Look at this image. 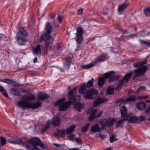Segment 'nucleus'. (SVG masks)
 Masks as SVG:
<instances>
[{"label": "nucleus", "mask_w": 150, "mask_h": 150, "mask_svg": "<svg viewBox=\"0 0 150 150\" xmlns=\"http://www.w3.org/2000/svg\"><path fill=\"white\" fill-rule=\"evenodd\" d=\"M137 107L140 110L144 109L146 107V104L143 102H139L136 104Z\"/></svg>", "instance_id": "obj_28"}, {"label": "nucleus", "mask_w": 150, "mask_h": 150, "mask_svg": "<svg viewBox=\"0 0 150 150\" xmlns=\"http://www.w3.org/2000/svg\"><path fill=\"white\" fill-rule=\"evenodd\" d=\"M0 92L6 97H8V95L3 87L0 85Z\"/></svg>", "instance_id": "obj_39"}, {"label": "nucleus", "mask_w": 150, "mask_h": 150, "mask_svg": "<svg viewBox=\"0 0 150 150\" xmlns=\"http://www.w3.org/2000/svg\"><path fill=\"white\" fill-rule=\"evenodd\" d=\"M84 106V104L81 103L80 102H78L74 105V108L75 110L80 111L83 108Z\"/></svg>", "instance_id": "obj_15"}, {"label": "nucleus", "mask_w": 150, "mask_h": 150, "mask_svg": "<svg viewBox=\"0 0 150 150\" xmlns=\"http://www.w3.org/2000/svg\"><path fill=\"white\" fill-rule=\"evenodd\" d=\"M93 81L94 79L93 78H92L87 82L86 86L88 88H89L93 86Z\"/></svg>", "instance_id": "obj_41"}, {"label": "nucleus", "mask_w": 150, "mask_h": 150, "mask_svg": "<svg viewBox=\"0 0 150 150\" xmlns=\"http://www.w3.org/2000/svg\"><path fill=\"white\" fill-rule=\"evenodd\" d=\"M35 98V96L32 94H31L29 95L26 96L23 98V100H33Z\"/></svg>", "instance_id": "obj_35"}, {"label": "nucleus", "mask_w": 150, "mask_h": 150, "mask_svg": "<svg viewBox=\"0 0 150 150\" xmlns=\"http://www.w3.org/2000/svg\"><path fill=\"white\" fill-rule=\"evenodd\" d=\"M18 31V32L19 33V34L20 33L21 35L23 37H27L28 35V33L23 27H20L19 28Z\"/></svg>", "instance_id": "obj_24"}, {"label": "nucleus", "mask_w": 150, "mask_h": 150, "mask_svg": "<svg viewBox=\"0 0 150 150\" xmlns=\"http://www.w3.org/2000/svg\"><path fill=\"white\" fill-rule=\"evenodd\" d=\"M103 120L104 123H105V126L108 127H111L113 125V122H116V120L114 118H109L107 120L104 119Z\"/></svg>", "instance_id": "obj_10"}, {"label": "nucleus", "mask_w": 150, "mask_h": 150, "mask_svg": "<svg viewBox=\"0 0 150 150\" xmlns=\"http://www.w3.org/2000/svg\"><path fill=\"white\" fill-rule=\"evenodd\" d=\"M98 94V91L97 90L91 89L87 92L84 96V98L87 99H91L96 97Z\"/></svg>", "instance_id": "obj_5"}, {"label": "nucleus", "mask_w": 150, "mask_h": 150, "mask_svg": "<svg viewBox=\"0 0 150 150\" xmlns=\"http://www.w3.org/2000/svg\"><path fill=\"white\" fill-rule=\"evenodd\" d=\"M52 124L54 126H58L60 124V119L59 117L58 116L55 117L51 122V124Z\"/></svg>", "instance_id": "obj_14"}, {"label": "nucleus", "mask_w": 150, "mask_h": 150, "mask_svg": "<svg viewBox=\"0 0 150 150\" xmlns=\"http://www.w3.org/2000/svg\"><path fill=\"white\" fill-rule=\"evenodd\" d=\"M95 64H94V62L88 65H83L82 67V68L83 69H87L91 68Z\"/></svg>", "instance_id": "obj_42"}, {"label": "nucleus", "mask_w": 150, "mask_h": 150, "mask_svg": "<svg viewBox=\"0 0 150 150\" xmlns=\"http://www.w3.org/2000/svg\"><path fill=\"white\" fill-rule=\"evenodd\" d=\"M54 134L55 136H60L62 137H64L65 136V131L64 129L57 130V132L54 133Z\"/></svg>", "instance_id": "obj_17"}, {"label": "nucleus", "mask_w": 150, "mask_h": 150, "mask_svg": "<svg viewBox=\"0 0 150 150\" xmlns=\"http://www.w3.org/2000/svg\"><path fill=\"white\" fill-rule=\"evenodd\" d=\"M71 62V58L69 57L68 58L66 61L65 63L64 64V66L65 67V69L61 68L60 70L62 72H63L64 71L65 69L68 70L69 68V66Z\"/></svg>", "instance_id": "obj_13"}, {"label": "nucleus", "mask_w": 150, "mask_h": 150, "mask_svg": "<svg viewBox=\"0 0 150 150\" xmlns=\"http://www.w3.org/2000/svg\"><path fill=\"white\" fill-rule=\"evenodd\" d=\"M124 81L122 79L118 82V84L117 85V88L118 89H121L122 87Z\"/></svg>", "instance_id": "obj_44"}, {"label": "nucleus", "mask_w": 150, "mask_h": 150, "mask_svg": "<svg viewBox=\"0 0 150 150\" xmlns=\"http://www.w3.org/2000/svg\"><path fill=\"white\" fill-rule=\"evenodd\" d=\"M44 39L45 40V47L47 50H50L53 42V38L51 36H48L46 33H43L40 39V42H42Z\"/></svg>", "instance_id": "obj_3"}, {"label": "nucleus", "mask_w": 150, "mask_h": 150, "mask_svg": "<svg viewBox=\"0 0 150 150\" xmlns=\"http://www.w3.org/2000/svg\"><path fill=\"white\" fill-rule=\"evenodd\" d=\"M120 77L119 75H112V76H110L109 79V82L110 83L115 81L116 80L118 79Z\"/></svg>", "instance_id": "obj_36"}, {"label": "nucleus", "mask_w": 150, "mask_h": 150, "mask_svg": "<svg viewBox=\"0 0 150 150\" xmlns=\"http://www.w3.org/2000/svg\"><path fill=\"white\" fill-rule=\"evenodd\" d=\"M105 99H102L101 98H97L93 103V106L96 107L101 103H103L105 101Z\"/></svg>", "instance_id": "obj_25"}, {"label": "nucleus", "mask_w": 150, "mask_h": 150, "mask_svg": "<svg viewBox=\"0 0 150 150\" xmlns=\"http://www.w3.org/2000/svg\"><path fill=\"white\" fill-rule=\"evenodd\" d=\"M100 128L97 124L94 125L91 128V131L93 132H99L100 131Z\"/></svg>", "instance_id": "obj_29"}, {"label": "nucleus", "mask_w": 150, "mask_h": 150, "mask_svg": "<svg viewBox=\"0 0 150 150\" xmlns=\"http://www.w3.org/2000/svg\"><path fill=\"white\" fill-rule=\"evenodd\" d=\"M139 41L140 43L142 45H147L150 46V42L146 41L139 40Z\"/></svg>", "instance_id": "obj_47"}, {"label": "nucleus", "mask_w": 150, "mask_h": 150, "mask_svg": "<svg viewBox=\"0 0 150 150\" xmlns=\"http://www.w3.org/2000/svg\"><path fill=\"white\" fill-rule=\"evenodd\" d=\"M145 87L144 86H140L136 92V94H138L142 90H144Z\"/></svg>", "instance_id": "obj_50"}, {"label": "nucleus", "mask_w": 150, "mask_h": 150, "mask_svg": "<svg viewBox=\"0 0 150 150\" xmlns=\"http://www.w3.org/2000/svg\"><path fill=\"white\" fill-rule=\"evenodd\" d=\"M126 120L128 123H135L138 121L139 118L137 116H132L130 117L129 119H127Z\"/></svg>", "instance_id": "obj_23"}, {"label": "nucleus", "mask_w": 150, "mask_h": 150, "mask_svg": "<svg viewBox=\"0 0 150 150\" xmlns=\"http://www.w3.org/2000/svg\"><path fill=\"white\" fill-rule=\"evenodd\" d=\"M62 17L60 15H58V20L60 23L62 22Z\"/></svg>", "instance_id": "obj_64"}, {"label": "nucleus", "mask_w": 150, "mask_h": 150, "mask_svg": "<svg viewBox=\"0 0 150 150\" xmlns=\"http://www.w3.org/2000/svg\"><path fill=\"white\" fill-rule=\"evenodd\" d=\"M83 33V31L82 28L79 27L77 28L76 40L79 44H81L83 41L82 35Z\"/></svg>", "instance_id": "obj_7"}, {"label": "nucleus", "mask_w": 150, "mask_h": 150, "mask_svg": "<svg viewBox=\"0 0 150 150\" xmlns=\"http://www.w3.org/2000/svg\"><path fill=\"white\" fill-rule=\"evenodd\" d=\"M75 136V135L71 134L67 138L71 140H73Z\"/></svg>", "instance_id": "obj_55"}, {"label": "nucleus", "mask_w": 150, "mask_h": 150, "mask_svg": "<svg viewBox=\"0 0 150 150\" xmlns=\"http://www.w3.org/2000/svg\"><path fill=\"white\" fill-rule=\"evenodd\" d=\"M135 100H136V99H133L131 97H129L126 99V101H132Z\"/></svg>", "instance_id": "obj_60"}, {"label": "nucleus", "mask_w": 150, "mask_h": 150, "mask_svg": "<svg viewBox=\"0 0 150 150\" xmlns=\"http://www.w3.org/2000/svg\"><path fill=\"white\" fill-rule=\"evenodd\" d=\"M50 98L48 94L45 93H40L38 96V98L40 100H43Z\"/></svg>", "instance_id": "obj_21"}, {"label": "nucleus", "mask_w": 150, "mask_h": 150, "mask_svg": "<svg viewBox=\"0 0 150 150\" xmlns=\"http://www.w3.org/2000/svg\"><path fill=\"white\" fill-rule=\"evenodd\" d=\"M55 16V13H52L50 15V18L51 19H53Z\"/></svg>", "instance_id": "obj_61"}, {"label": "nucleus", "mask_w": 150, "mask_h": 150, "mask_svg": "<svg viewBox=\"0 0 150 150\" xmlns=\"http://www.w3.org/2000/svg\"><path fill=\"white\" fill-rule=\"evenodd\" d=\"M115 74V73L114 71H111L105 73L103 75V77L105 78V79H107L109 77H110V76H112V75H114Z\"/></svg>", "instance_id": "obj_34"}, {"label": "nucleus", "mask_w": 150, "mask_h": 150, "mask_svg": "<svg viewBox=\"0 0 150 150\" xmlns=\"http://www.w3.org/2000/svg\"><path fill=\"white\" fill-rule=\"evenodd\" d=\"M29 143H31L35 146H39L45 150L47 149V147L45 146V144L41 142L38 137L32 138L30 140Z\"/></svg>", "instance_id": "obj_4"}, {"label": "nucleus", "mask_w": 150, "mask_h": 150, "mask_svg": "<svg viewBox=\"0 0 150 150\" xmlns=\"http://www.w3.org/2000/svg\"><path fill=\"white\" fill-rule=\"evenodd\" d=\"M45 126L41 129V133H43L45 132L50 127L51 124V121L50 120L47 121L45 123Z\"/></svg>", "instance_id": "obj_31"}, {"label": "nucleus", "mask_w": 150, "mask_h": 150, "mask_svg": "<svg viewBox=\"0 0 150 150\" xmlns=\"http://www.w3.org/2000/svg\"><path fill=\"white\" fill-rule=\"evenodd\" d=\"M0 140L1 142L0 146H2L5 145L6 143V139L4 137H0Z\"/></svg>", "instance_id": "obj_46"}, {"label": "nucleus", "mask_w": 150, "mask_h": 150, "mask_svg": "<svg viewBox=\"0 0 150 150\" xmlns=\"http://www.w3.org/2000/svg\"><path fill=\"white\" fill-rule=\"evenodd\" d=\"M98 85L100 87H102L105 83V78L103 77H100L98 78Z\"/></svg>", "instance_id": "obj_32"}, {"label": "nucleus", "mask_w": 150, "mask_h": 150, "mask_svg": "<svg viewBox=\"0 0 150 150\" xmlns=\"http://www.w3.org/2000/svg\"><path fill=\"white\" fill-rule=\"evenodd\" d=\"M45 29L47 33H46L48 36H51L50 33L52 30L53 29V27L51 25L50 23L49 22H47L46 23Z\"/></svg>", "instance_id": "obj_12"}, {"label": "nucleus", "mask_w": 150, "mask_h": 150, "mask_svg": "<svg viewBox=\"0 0 150 150\" xmlns=\"http://www.w3.org/2000/svg\"><path fill=\"white\" fill-rule=\"evenodd\" d=\"M17 41L19 45H24L27 42L26 39L19 36V33L17 32L16 33Z\"/></svg>", "instance_id": "obj_9"}, {"label": "nucleus", "mask_w": 150, "mask_h": 150, "mask_svg": "<svg viewBox=\"0 0 150 150\" xmlns=\"http://www.w3.org/2000/svg\"><path fill=\"white\" fill-rule=\"evenodd\" d=\"M11 79H4L1 81L2 82H5L9 84Z\"/></svg>", "instance_id": "obj_56"}, {"label": "nucleus", "mask_w": 150, "mask_h": 150, "mask_svg": "<svg viewBox=\"0 0 150 150\" xmlns=\"http://www.w3.org/2000/svg\"><path fill=\"white\" fill-rule=\"evenodd\" d=\"M43 48V47L42 45H38L35 47L33 49V53H35L37 54H40L41 53V50Z\"/></svg>", "instance_id": "obj_18"}, {"label": "nucleus", "mask_w": 150, "mask_h": 150, "mask_svg": "<svg viewBox=\"0 0 150 150\" xmlns=\"http://www.w3.org/2000/svg\"><path fill=\"white\" fill-rule=\"evenodd\" d=\"M139 122H140L145 120V117L144 116H141L138 117Z\"/></svg>", "instance_id": "obj_54"}, {"label": "nucleus", "mask_w": 150, "mask_h": 150, "mask_svg": "<svg viewBox=\"0 0 150 150\" xmlns=\"http://www.w3.org/2000/svg\"><path fill=\"white\" fill-rule=\"evenodd\" d=\"M117 140V139H116L115 135L113 134L111 136L110 139V142L111 143H112Z\"/></svg>", "instance_id": "obj_49"}, {"label": "nucleus", "mask_w": 150, "mask_h": 150, "mask_svg": "<svg viewBox=\"0 0 150 150\" xmlns=\"http://www.w3.org/2000/svg\"><path fill=\"white\" fill-rule=\"evenodd\" d=\"M144 12L145 16H150V10H144Z\"/></svg>", "instance_id": "obj_53"}, {"label": "nucleus", "mask_w": 150, "mask_h": 150, "mask_svg": "<svg viewBox=\"0 0 150 150\" xmlns=\"http://www.w3.org/2000/svg\"><path fill=\"white\" fill-rule=\"evenodd\" d=\"M13 139L15 144H19L23 146L25 145V143L23 142L21 139L20 137H17L14 138Z\"/></svg>", "instance_id": "obj_22"}, {"label": "nucleus", "mask_w": 150, "mask_h": 150, "mask_svg": "<svg viewBox=\"0 0 150 150\" xmlns=\"http://www.w3.org/2000/svg\"><path fill=\"white\" fill-rule=\"evenodd\" d=\"M114 88L112 86H109L107 89V93L108 95H111L113 93Z\"/></svg>", "instance_id": "obj_40"}, {"label": "nucleus", "mask_w": 150, "mask_h": 150, "mask_svg": "<svg viewBox=\"0 0 150 150\" xmlns=\"http://www.w3.org/2000/svg\"><path fill=\"white\" fill-rule=\"evenodd\" d=\"M148 69L146 66H143L137 69H135V74L133 77L134 80H135L136 78L139 76H141L144 74L145 72Z\"/></svg>", "instance_id": "obj_6"}, {"label": "nucleus", "mask_w": 150, "mask_h": 150, "mask_svg": "<svg viewBox=\"0 0 150 150\" xmlns=\"http://www.w3.org/2000/svg\"><path fill=\"white\" fill-rule=\"evenodd\" d=\"M96 112V109L94 110L91 112L90 114V115L88 118V119L89 121H92L95 118V117L98 118L101 116L102 112H100L96 116H95V114Z\"/></svg>", "instance_id": "obj_11"}, {"label": "nucleus", "mask_w": 150, "mask_h": 150, "mask_svg": "<svg viewBox=\"0 0 150 150\" xmlns=\"http://www.w3.org/2000/svg\"><path fill=\"white\" fill-rule=\"evenodd\" d=\"M120 110L121 113V116L122 117H125L127 115V109L125 106H122L120 108Z\"/></svg>", "instance_id": "obj_20"}, {"label": "nucleus", "mask_w": 150, "mask_h": 150, "mask_svg": "<svg viewBox=\"0 0 150 150\" xmlns=\"http://www.w3.org/2000/svg\"><path fill=\"white\" fill-rule=\"evenodd\" d=\"M65 100L64 98H62L56 102H54L53 105L55 106L60 105L58 108V110L60 111H65L68 109L72 103L70 100L63 103Z\"/></svg>", "instance_id": "obj_2"}, {"label": "nucleus", "mask_w": 150, "mask_h": 150, "mask_svg": "<svg viewBox=\"0 0 150 150\" xmlns=\"http://www.w3.org/2000/svg\"><path fill=\"white\" fill-rule=\"evenodd\" d=\"M147 61V60H146L143 62H137L134 64V67H138L145 64Z\"/></svg>", "instance_id": "obj_33"}, {"label": "nucleus", "mask_w": 150, "mask_h": 150, "mask_svg": "<svg viewBox=\"0 0 150 150\" xmlns=\"http://www.w3.org/2000/svg\"><path fill=\"white\" fill-rule=\"evenodd\" d=\"M132 76V72H130L124 76L122 80L124 81H125L126 83H127L130 81Z\"/></svg>", "instance_id": "obj_27"}, {"label": "nucleus", "mask_w": 150, "mask_h": 150, "mask_svg": "<svg viewBox=\"0 0 150 150\" xmlns=\"http://www.w3.org/2000/svg\"><path fill=\"white\" fill-rule=\"evenodd\" d=\"M145 112L146 113L148 114V115L150 116V106L149 105L148 106L147 108L144 110Z\"/></svg>", "instance_id": "obj_51"}, {"label": "nucleus", "mask_w": 150, "mask_h": 150, "mask_svg": "<svg viewBox=\"0 0 150 150\" xmlns=\"http://www.w3.org/2000/svg\"><path fill=\"white\" fill-rule=\"evenodd\" d=\"M10 93L14 96H19L20 94V92L17 89L14 88H11L10 89Z\"/></svg>", "instance_id": "obj_19"}, {"label": "nucleus", "mask_w": 150, "mask_h": 150, "mask_svg": "<svg viewBox=\"0 0 150 150\" xmlns=\"http://www.w3.org/2000/svg\"><path fill=\"white\" fill-rule=\"evenodd\" d=\"M75 89H73L70 90L68 93L69 98V100L73 103H74L78 101V99H80V97L79 96H76L74 95Z\"/></svg>", "instance_id": "obj_8"}, {"label": "nucleus", "mask_w": 150, "mask_h": 150, "mask_svg": "<svg viewBox=\"0 0 150 150\" xmlns=\"http://www.w3.org/2000/svg\"><path fill=\"white\" fill-rule=\"evenodd\" d=\"M57 50L59 52H61L62 50V48L60 45L59 44H58L57 45Z\"/></svg>", "instance_id": "obj_57"}, {"label": "nucleus", "mask_w": 150, "mask_h": 150, "mask_svg": "<svg viewBox=\"0 0 150 150\" xmlns=\"http://www.w3.org/2000/svg\"><path fill=\"white\" fill-rule=\"evenodd\" d=\"M124 102V100L123 99H121L118 100L117 101V103H123Z\"/></svg>", "instance_id": "obj_63"}, {"label": "nucleus", "mask_w": 150, "mask_h": 150, "mask_svg": "<svg viewBox=\"0 0 150 150\" xmlns=\"http://www.w3.org/2000/svg\"><path fill=\"white\" fill-rule=\"evenodd\" d=\"M83 10H77V13L79 15H81L83 13Z\"/></svg>", "instance_id": "obj_62"}, {"label": "nucleus", "mask_w": 150, "mask_h": 150, "mask_svg": "<svg viewBox=\"0 0 150 150\" xmlns=\"http://www.w3.org/2000/svg\"><path fill=\"white\" fill-rule=\"evenodd\" d=\"M127 118H124L119 120L116 123V126L117 127H122V125L124 124V122L125 120H127Z\"/></svg>", "instance_id": "obj_37"}, {"label": "nucleus", "mask_w": 150, "mask_h": 150, "mask_svg": "<svg viewBox=\"0 0 150 150\" xmlns=\"http://www.w3.org/2000/svg\"><path fill=\"white\" fill-rule=\"evenodd\" d=\"M89 127V124H87L82 128V131L83 132H86Z\"/></svg>", "instance_id": "obj_48"}, {"label": "nucleus", "mask_w": 150, "mask_h": 150, "mask_svg": "<svg viewBox=\"0 0 150 150\" xmlns=\"http://www.w3.org/2000/svg\"><path fill=\"white\" fill-rule=\"evenodd\" d=\"M25 146L26 148L30 150H34L35 149V146H34L33 144H31V143H29L28 144H26L25 143Z\"/></svg>", "instance_id": "obj_38"}, {"label": "nucleus", "mask_w": 150, "mask_h": 150, "mask_svg": "<svg viewBox=\"0 0 150 150\" xmlns=\"http://www.w3.org/2000/svg\"><path fill=\"white\" fill-rule=\"evenodd\" d=\"M86 83H84L80 88L79 91L80 94H83L86 93L88 91Z\"/></svg>", "instance_id": "obj_16"}, {"label": "nucleus", "mask_w": 150, "mask_h": 150, "mask_svg": "<svg viewBox=\"0 0 150 150\" xmlns=\"http://www.w3.org/2000/svg\"><path fill=\"white\" fill-rule=\"evenodd\" d=\"M106 59L105 56H101L98 57L96 59L94 62V64H95L98 62H100L104 61Z\"/></svg>", "instance_id": "obj_30"}, {"label": "nucleus", "mask_w": 150, "mask_h": 150, "mask_svg": "<svg viewBox=\"0 0 150 150\" xmlns=\"http://www.w3.org/2000/svg\"><path fill=\"white\" fill-rule=\"evenodd\" d=\"M128 5V4L124 3L122 5H119L118 9H124L127 8Z\"/></svg>", "instance_id": "obj_45"}, {"label": "nucleus", "mask_w": 150, "mask_h": 150, "mask_svg": "<svg viewBox=\"0 0 150 150\" xmlns=\"http://www.w3.org/2000/svg\"><path fill=\"white\" fill-rule=\"evenodd\" d=\"M76 128V126L74 125H72L68 128L66 131V133L68 135L71 134L73 133Z\"/></svg>", "instance_id": "obj_26"}, {"label": "nucleus", "mask_w": 150, "mask_h": 150, "mask_svg": "<svg viewBox=\"0 0 150 150\" xmlns=\"http://www.w3.org/2000/svg\"><path fill=\"white\" fill-rule=\"evenodd\" d=\"M9 84L11 85L12 86H13L19 87L20 86V85L19 83L12 80H10Z\"/></svg>", "instance_id": "obj_43"}, {"label": "nucleus", "mask_w": 150, "mask_h": 150, "mask_svg": "<svg viewBox=\"0 0 150 150\" xmlns=\"http://www.w3.org/2000/svg\"><path fill=\"white\" fill-rule=\"evenodd\" d=\"M99 136L103 140L106 138V135H103L101 134H99Z\"/></svg>", "instance_id": "obj_58"}, {"label": "nucleus", "mask_w": 150, "mask_h": 150, "mask_svg": "<svg viewBox=\"0 0 150 150\" xmlns=\"http://www.w3.org/2000/svg\"><path fill=\"white\" fill-rule=\"evenodd\" d=\"M100 123L101 124V127L100 129H102L103 130H104L105 129V123H104L103 120L101 121Z\"/></svg>", "instance_id": "obj_52"}, {"label": "nucleus", "mask_w": 150, "mask_h": 150, "mask_svg": "<svg viewBox=\"0 0 150 150\" xmlns=\"http://www.w3.org/2000/svg\"><path fill=\"white\" fill-rule=\"evenodd\" d=\"M42 104V103L40 102L30 103L28 100L20 101L17 103V105L22 109L27 108L35 109L41 107Z\"/></svg>", "instance_id": "obj_1"}, {"label": "nucleus", "mask_w": 150, "mask_h": 150, "mask_svg": "<svg viewBox=\"0 0 150 150\" xmlns=\"http://www.w3.org/2000/svg\"><path fill=\"white\" fill-rule=\"evenodd\" d=\"M75 140L76 142L78 144H80L81 143V139L79 138H76Z\"/></svg>", "instance_id": "obj_59"}]
</instances>
